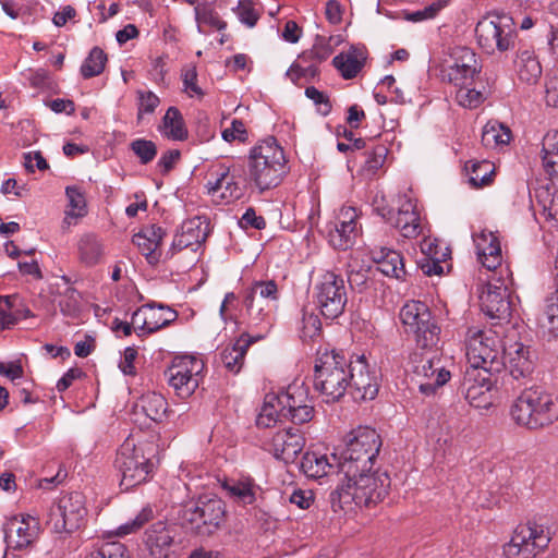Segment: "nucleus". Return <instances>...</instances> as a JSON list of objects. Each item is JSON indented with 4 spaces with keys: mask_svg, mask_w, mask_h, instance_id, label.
Masks as SVG:
<instances>
[{
    "mask_svg": "<svg viewBox=\"0 0 558 558\" xmlns=\"http://www.w3.org/2000/svg\"><path fill=\"white\" fill-rule=\"evenodd\" d=\"M17 301L16 295H0V329L8 328L16 322L14 307Z\"/></svg>",
    "mask_w": 558,
    "mask_h": 558,
    "instance_id": "6e6d98bb",
    "label": "nucleus"
},
{
    "mask_svg": "<svg viewBox=\"0 0 558 558\" xmlns=\"http://www.w3.org/2000/svg\"><path fill=\"white\" fill-rule=\"evenodd\" d=\"M486 371L466 369L464 375V390L468 402L481 410L489 409L495 401V380Z\"/></svg>",
    "mask_w": 558,
    "mask_h": 558,
    "instance_id": "6ab92c4d",
    "label": "nucleus"
},
{
    "mask_svg": "<svg viewBox=\"0 0 558 558\" xmlns=\"http://www.w3.org/2000/svg\"><path fill=\"white\" fill-rule=\"evenodd\" d=\"M146 546L155 558H166L173 543V531L163 522L154 523L146 531Z\"/></svg>",
    "mask_w": 558,
    "mask_h": 558,
    "instance_id": "2f4dec72",
    "label": "nucleus"
},
{
    "mask_svg": "<svg viewBox=\"0 0 558 558\" xmlns=\"http://www.w3.org/2000/svg\"><path fill=\"white\" fill-rule=\"evenodd\" d=\"M322 323L319 317L314 313H303L300 337L303 340H313L320 335Z\"/></svg>",
    "mask_w": 558,
    "mask_h": 558,
    "instance_id": "bf43d9fd",
    "label": "nucleus"
},
{
    "mask_svg": "<svg viewBox=\"0 0 558 558\" xmlns=\"http://www.w3.org/2000/svg\"><path fill=\"white\" fill-rule=\"evenodd\" d=\"M137 407L151 421L161 422L166 417L168 403L162 395L149 391L140 398Z\"/></svg>",
    "mask_w": 558,
    "mask_h": 558,
    "instance_id": "a19ab883",
    "label": "nucleus"
},
{
    "mask_svg": "<svg viewBox=\"0 0 558 558\" xmlns=\"http://www.w3.org/2000/svg\"><path fill=\"white\" fill-rule=\"evenodd\" d=\"M388 149L383 144H377L371 149H367L365 155L366 159L363 166V172L372 177L374 175L385 163Z\"/></svg>",
    "mask_w": 558,
    "mask_h": 558,
    "instance_id": "09e8293b",
    "label": "nucleus"
},
{
    "mask_svg": "<svg viewBox=\"0 0 558 558\" xmlns=\"http://www.w3.org/2000/svg\"><path fill=\"white\" fill-rule=\"evenodd\" d=\"M236 15L239 20L248 27L255 26L259 19V12L253 0H240L236 8Z\"/></svg>",
    "mask_w": 558,
    "mask_h": 558,
    "instance_id": "e2e57ef3",
    "label": "nucleus"
},
{
    "mask_svg": "<svg viewBox=\"0 0 558 558\" xmlns=\"http://www.w3.org/2000/svg\"><path fill=\"white\" fill-rule=\"evenodd\" d=\"M549 542V531L544 525L535 522L520 524L510 541L504 545L502 554L506 558H534Z\"/></svg>",
    "mask_w": 558,
    "mask_h": 558,
    "instance_id": "ddd939ff",
    "label": "nucleus"
},
{
    "mask_svg": "<svg viewBox=\"0 0 558 558\" xmlns=\"http://www.w3.org/2000/svg\"><path fill=\"white\" fill-rule=\"evenodd\" d=\"M350 364L351 360L336 351H326L316 360L314 387L325 402L339 401L349 390Z\"/></svg>",
    "mask_w": 558,
    "mask_h": 558,
    "instance_id": "423d86ee",
    "label": "nucleus"
},
{
    "mask_svg": "<svg viewBox=\"0 0 558 558\" xmlns=\"http://www.w3.org/2000/svg\"><path fill=\"white\" fill-rule=\"evenodd\" d=\"M350 387L353 399L373 400L379 389V374L376 367H371L365 356H356L350 364Z\"/></svg>",
    "mask_w": 558,
    "mask_h": 558,
    "instance_id": "a211bd4d",
    "label": "nucleus"
},
{
    "mask_svg": "<svg viewBox=\"0 0 558 558\" xmlns=\"http://www.w3.org/2000/svg\"><path fill=\"white\" fill-rule=\"evenodd\" d=\"M390 487L386 472L366 471L343 474V478L330 494L333 511L345 513L356 509L371 508L384 500Z\"/></svg>",
    "mask_w": 558,
    "mask_h": 558,
    "instance_id": "f257e3e1",
    "label": "nucleus"
},
{
    "mask_svg": "<svg viewBox=\"0 0 558 558\" xmlns=\"http://www.w3.org/2000/svg\"><path fill=\"white\" fill-rule=\"evenodd\" d=\"M399 316L405 331L414 335L420 347L433 348L438 343L440 328L425 303L409 301L401 307Z\"/></svg>",
    "mask_w": 558,
    "mask_h": 558,
    "instance_id": "9b49d317",
    "label": "nucleus"
},
{
    "mask_svg": "<svg viewBox=\"0 0 558 558\" xmlns=\"http://www.w3.org/2000/svg\"><path fill=\"white\" fill-rule=\"evenodd\" d=\"M40 532L39 519L31 514L13 517L4 530L7 543L15 549L32 546L38 539Z\"/></svg>",
    "mask_w": 558,
    "mask_h": 558,
    "instance_id": "412c9836",
    "label": "nucleus"
},
{
    "mask_svg": "<svg viewBox=\"0 0 558 558\" xmlns=\"http://www.w3.org/2000/svg\"><path fill=\"white\" fill-rule=\"evenodd\" d=\"M478 45L487 52H504L512 49L515 41L513 19L508 14L483 17L475 28Z\"/></svg>",
    "mask_w": 558,
    "mask_h": 558,
    "instance_id": "9d476101",
    "label": "nucleus"
},
{
    "mask_svg": "<svg viewBox=\"0 0 558 558\" xmlns=\"http://www.w3.org/2000/svg\"><path fill=\"white\" fill-rule=\"evenodd\" d=\"M414 373L418 390L425 396L435 393L450 379V372L441 365L440 359L435 357L423 359Z\"/></svg>",
    "mask_w": 558,
    "mask_h": 558,
    "instance_id": "5701e85b",
    "label": "nucleus"
},
{
    "mask_svg": "<svg viewBox=\"0 0 558 558\" xmlns=\"http://www.w3.org/2000/svg\"><path fill=\"white\" fill-rule=\"evenodd\" d=\"M359 215L354 207H342L329 230V242L337 250H348L359 234Z\"/></svg>",
    "mask_w": 558,
    "mask_h": 558,
    "instance_id": "4be33fe9",
    "label": "nucleus"
},
{
    "mask_svg": "<svg viewBox=\"0 0 558 558\" xmlns=\"http://www.w3.org/2000/svg\"><path fill=\"white\" fill-rule=\"evenodd\" d=\"M541 325L553 336L558 335V289L556 288L547 299L544 314L541 318Z\"/></svg>",
    "mask_w": 558,
    "mask_h": 558,
    "instance_id": "de8ad7c7",
    "label": "nucleus"
},
{
    "mask_svg": "<svg viewBox=\"0 0 558 558\" xmlns=\"http://www.w3.org/2000/svg\"><path fill=\"white\" fill-rule=\"evenodd\" d=\"M510 416L530 430L547 428L558 421V398L543 385L524 387L510 407Z\"/></svg>",
    "mask_w": 558,
    "mask_h": 558,
    "instance_id": "f03ea898",
    "label": "nucleus"
},
{
    "mask_svg": "<svg viewBox=\"0 0 558 558\" xmlns=\"http://www.w3.org/2000/svg\"><path fill=\"white\" fill-rule=\"evenodd\" d=\"M472 85L473 84H464L457 87L456 100L463 108L473 109L484 101L483 93L472 87Z\"/></svg>",
    "mask_w": 558,
    "mask_h": 558,
    "instance_id": "3c124183",
    "label": "nucleus"
},
{
    "mask_svg": "<svg viewBox=\"0 0 558 558\" xmlns=\"http://www.w3.org/2000/svg\"><path fill=\"white\" fill-rule=\"evenodd\" d=\"M159 130L169 140L184 141L187 138V130L182 114L175 107L168 108Z\"/></svg>",
    "mask_w": 558,
    "mask_h": 558,
    "instance_id": "58836bf2",
    "label": "nucleus"
},
{
    "mask_svg": "<svg viewBox=\"0 0 558 558\" xmlns=\"http://www.w3.org/2000/svg\"><path fill=\"white\" fill-rule=\"evenodd\" d=\"M481 305L490 318L507 319L511 315L509 289L502 283H488L481 296Z\"/></svg>",
    "mask_w": 558,
    "mask_h": 558,
    "instance_id": "a878e982",
    "label": "nucleus"
},
{
    "mask_svg": "<svg viewBox=\"0 0 558 558\" xmlns=\"http://www.w3.org/2000/svg\"><path fill=\"white\" fill-rule=\"evenodd\" d=\"M535 353L522 343H514L504 349L502 367L518 388H524L532 381L535 373Z\"/></svg>",
    "mask_w": 558,
    "mask_h": 558,
    "instance_id": "dca6fc26",
    "label": "nucleus"
},
{
    "mask_svg": "<svg viewBox=\"0 0 558 558\" xmlns=\"http://www.w3.org/2000/svg\"><path fill=\"white\" fill-rule=\"evenodd\" d=\"M81 293L68 288L60 298L59 306L61 312L68 316H75L81 310Z\"/></svg>",
    "mask_w": 558,
    "mask_h": 558,
    "instance_id": "13d9d810",
    "label": "nucleus"
},
{
    "mask_svg": "<svg viewBox=\"0 0 558 558\" xmlns=\"http://www.w3.org/2000/svg\"><path fill=\"white\" fill-rule=\"evenodd\" d=\"M86 558H130L126 547L120 542L104 543L98 549L89 553Z\"/></svg>",
    "mask_w": 558,
    "mask_h": 558,
    "instance_id": "5fc2aeb1",
    "label": "nucleus"
},
{
    "mask_svg": "<svg viewBox=\"0 0 558 558\" xmlns=\"http://www.w3.org/2000/svg\"><path fill=\"white\" fill-rule=\"evenodd\" d=\"M283 148L276 138L267 137L250 149L247 181L260 192L276 187L288 172Z\"/></svg>",
    "mask_w": 558,
    "mask_h": 558,
    "instance_id": "20e7f679",
    "label": "nucleus"
},
{
    "mask_svg": "<svg viewBox=\"0 0 558 558\" xmlns=\"http://www.w3.org/2000/svg\"><path fill=\"white\" fill-rule=\"evenodd\" d=\"M86 514L84 496L77 492L70 493L50 507L47 526L54 534L68 536L84 525Z\"/></svg>",
    "mask_w": 558,
    "mask_h": 558,
    "instance_id": "1a4fd4ad",
    "label": "nucleus"
},
{
    "mask_svg": "<svg viewBox=\"0 0 558 558\" xmlns=\"http://www.w3.org/2000/svg\"><path fill=\"white\" fill-rule=\"evenodd\" d=\"M542 161L545 171L551 177L558 174V130L546 133L542 143Z\"/></svg>",
    "mask_w": 558,
    "mask_h": 558,
    "instance_id": "37998d69",
    "label": "nucleus"
},
{
    "mask_svg": "<svg viewBox=\"0 0 558 558\" xmlns=\"http://www.w3.org/2000/svg\"><path fill=\"white\" fill-rule=\"evenodd\" d=\"M204 368L205 363L202 359L182 355L173 359L165 375L177 396L181 399H186L199 386Z\"/></svg>",
    "mask_w": 558,
    "mask_h": 558,
    "instance_id": "2eb2a0df",
    "label": "nucleus"
},
{
    "mask_svg": "<svg viewBox=\"0 0 558 558\" xmlns=\"http://www.w3.org/2000/svg\"><path fill=\"white\" fill-rule=\"evenodd\" d=\"M301 470L311 478H320L337 472V462L332 460V453L328 457L318 452H306L302 457Z\"/></svg>",
    "mask_w": 558,
    "mask_h": 558,
    "instance_id": "f704fd0d",
    "label": "nucleus"
},
{
    "mask_svg": "<svg viewBox=\"0 0 558 558\" xmlns=\"http://www.w3.org/2000/svg\"><path fill=\"white\" fill-rule=\"evenodd\" d=\"M77 258L84 267L99 265L106 255L104 241L95 233H84L76 243Z\"/></svg>",
    "mask_w": 558,
    "mask_h": 558,
    "instance_id": "c85d7f7f",
    "label": "nucleus"
},
{
    "mask_svg": "<svg viewBox=\"0 0 558 558\" xmlns=\"http://www.w3.org/2000/svg\"><path fill=\"white\" fill-rule=\"evenodd\" d=\"M371 256L380 272L386 276L402 279L405 275L401 254L388 247H374Z\"/></svg>",
    "mask_w": 558,
    "mask_h": 558,
    "instance_id": "7c9ffc66",
    "label": "nucleus"
},
{
    "mask_svg": "<svg viewBox=\"0 0 558 558\" xmlns=\"http://www.w3.org/2000/svg\"><path fill=\"white\" fill-rule=\"evenodd\" d=\"M504 349L499 337L492 330H475L466 340V369H481L495 374L502 368Z\"/></svg>",
    "mask_w": 558,
    "mask_h": 558,
    "instance_id": "0eeeda50",
    "label": "nucleus"
},
{
    "mask_svg": "<svg viewBox=\"0 0 558 558\" xmlns=\"http://www.w3.org/2000/svg\"><path fill=\"white\" fill-rule=\"evenodd\" d=\"M182 82L184 86V92L190 97H203L204 93L202 88L197 85V71L196 66L193 64L186 65L182 70Z\"/></svg>",
    "mask_w": 558,
    "mask_h": 558,
    "instance_id": "052dcab7",
    "label": "nucleus"
},
{
    "mask_svg": "<svg viewBox=\"0 0 558 558\" xmlns=\"http://www.w3.org/2000/svg\"><path fill=\"white\" fill-rule=\"evenodd\" d=\"M65 194L69 199V206L65 211L63 223L70 227L76 225L78 219L86 216L87 208L85 196L78 187L68 186L65 189Z\"/></svg>",
    "mask_w": 558,
    "mask_h": 558,
    "instance_id": "79ce46f5",
    "label": "nucleus"
},
{
    "mask_svg": "<svg viewBox=\"0 0 558 558\" xmlns=\"http://www.w3.org/2000/svg\"><path fill=\"white\" fill-rule=\"evenodd\" d=\"M449 64H459L460 68H466L469 71L481 70L475 52L468 47L454 48Z\"/></svg>",
    "mask_w": 558,
    "mask_h": 558,
    "instance_id": "864d4df0",
    "label": "nucleus"
},
{
    "mask_svg": "<svg viewBox=\"0 0 558 558\" xmlns=\"http://www.w3.org/2000/svg\"><path fill=\"white\" fill-rule=\"evenodd\" d=\"M223 488L239 504L251 505L255 501L256 486L250 478L227 482Z\"/></svg>",
    "mask_w": 558,
    "mask_h": 558,
    "instance_id": "a18cd8bd",
    "label": "nucleus"
},
{
    "mask_svg": "<svg viewBox=\"0 0 558 558\" xmlns=\"http://www.w3.org/2000/svg\"><path fill=\"white\" fill-rule=\"evenodd\" d=\"M366 51L363 46H352L348 52H342L332 59L333 66L345 80L355 77L364 66Z\"/></svg>",
    "mask_w": 558,
    "mask_h": 558,
    "instance_id": "72a5a7b5",
    "label": "nucleus"
},
{
    "mask_svg": "<svg viewBox=\"0 0 558 558\" xmlns=\"http://www.w3.org/2000/svg\"><path fill=\"white\" fill-rule=\"evenodd\" d=\"M535 198L539 216L550 226H558V189L541 185L535 191Z\"/></svg>",
    "mask_w": 558,
    "mask_h": 558,
    "instance_id": "c9c22d12",
    "label": "nucleus"
},
{
    "mask_svg": "<svg viewBox=\"0 0 558 558\" xmlns=\"http://www.w3.org/2000/svg\"><path fill=\"white\" fill-rule=\"evenodd\" d=\"M137 119L144 113H153L160 104L159 97L150 90H137Z\"/></svg>",
    "mask_w": 558,
    "mask_h": 558,
    "instance_id": "0e129e2a",
    "label": "nucleus"
},
{
    "mask_svg": "<svg viewBox=\"0 0 558 558\" xmlns=\"http://www.w3.org/2000/svg\"><path fill=\"white\" fill-rule=\"evenodd\" d=\"M480 71H469L466 68H460L459 64H448L442 70V78L458 87L464 84H473L474 77Z\"/></svg>",
    "mask_w": 558,
    "mask_h": 558,
    "instance_id": "8fccbe9b",
    "label": "nucleus"
},
{
    "mask_svg": "<svg viewBox=\"0 0 558 558\" xmlns=\"http://www.w3.org/2000/svg\"><path fill=\"white\" fill-rule=\"evenodd\" d=\"M243 303L246 310L248 328L252 331L254 329L257 330L256 333H252L254 339L262 340L266 338L274 324V311L277 307V303L258 298L255 293L246 292Z\"/></svg>",
    "mask_w": 558,
    "mask_h": 558,
    "instance_id": "aec40b11",
    "label": "nucleus"
},
{
    "mask_svg": "<svg viewBox=\"0 0 558 558\" xmlns=\"http://www.w3.org/2000/svg\"><path fill=\"white\" fill-rule=\"evenodd\" d=\"M225 505L219 498H199L183 506L182 524L199 536L214 534L223 522Z\"/></svg>",
    "mask_w": 558,
    "mask_h": 558,
    "instance_id": "6e6552de",
    "label": "nucleus"
},
{
    "mask_svg": "<svg viewBox=\"0 0 558 558\" xmlns=\"http://www.w3.org/2000/svg\"><path fill=\"white\" fill-rule=\"evenodd\" d=\"M380 447V436L374 428L360 426L352 430L347 436L344 448L332 453L338 473L352 474L371 471Z\"/></svg>",
    "mask_w": 558,
    "mask_h": 558,
    "instance_id": "39448f33",
    "label": "nucleus"
},
{
    "mask_svg": "<svg viewBox=\"0 0 558 558\" xmlns=\"http://www.w3.org/2000/svg\"><path fill=\"white\" fill-rule=\"evenodd\" d=\"M130 148L143 165L149 163L157 156V146L149 140L136 138L131 142Z\"/></svg>",
    "mask_w": 558,
    "mask_h": 558,
    "instance_id": "603ef678",
    "label": "nucleus"
},
{
    "mask_svg": "<svg viewBox=\"0 0 558 558\" xmlns=\"http://www.w3.org/2000/svg\"><path fill=\"white\" fill-rule=\"evenodd\" d=\"M153 515V511L150 508H144L142 511L135 517L134 520L122 524L117 530V535L125 536L141 529Z\"/></svg>",
    "mask_w": 558,
    "mask_h": 558,
    "instance_id": "338daca9",
    "label": "nucleus"
},
{
    "mask_svg": "<svg viewBox=\"0 0 558 558\" xmlns=\"http://www.w3.org/2000/svg\"><path fill=\"white\" fill-rule=\"evenodd\" d=\"M314 415V405L308 397V389L303 383L289 385L279 393L269 392L265 396L256 424L270 427L283 418L295 424L310 422Z\"/></svg>",
    "mask_w": 558,
    "mask_h": 558,
    "instance_id": "7ed1b4c3",
    "label": "nucleus"
},
{
    "mask_svg": "<svg viewBox=\"0 0 558 558\" xmlns=\"http://www.w3.org/2000/svg\"><path fill=\"white\" fill-rule=\"evenodd\" d=\"M469 182L473 187H483L493 182L495 165L489 160H469L464 167Z\"/></svg>",
    "mask_w": 558,
    "mask_h": 558,
    "instance_id": "ea45409f",
    "label": "nucleus"
},
{
    "mask_svg": "<svg viewBox=\"0 0 558 558\" xmlns=\"http://www.w3.org/2000/svg\"><path fill=\"white\" fill-rule=\"evenodd\" d=\"M520 81L535 84L542 75V66L533 51L522 50L514 62Z\"/></svg>",
    "mask_w": 558,
    "mask_h": 558,
    "instance_id": "e433bc0d",
    "label": "nucleus"
},
{
    "mask_svg": "<svg viewBox=\"0 0 558 558\" xmlns=\"http://www.w3.org/2000/svg\"><path fill=\"white\" fill-rule=\"evenodd\" d=\"M510 129L496 120L488 121L482 132V143L490 149H499L508 145L511 141Z\"/></svg>",
    "mask_w": 558,
    "mask_h": 558,
    "instance_id": "4c0bfd02",
    "label": "nucleus"
},
{
    "mask_svg": "<svg viewBox=\"0 0 558 558\" xmlns=\"http://www.w3.org/2000/svg\"><path fill=\"white\" fill-rule=\"evenodd\" d=\"M422 251L430 258L422 264V271L427 276L442 274V266L439 264L437 253L433 251V242L424 240L422 243Z\"/></svg>",
    "mask_w": 558,
    "mask_h": 558,
    "instance_id": "680f3d73",
    "label": "nucleus"
},
{
    "mask_svg": "<svg viewBox=\"0 0 558 558\" xmlns=\"http://www.w3.org/2000/svg\"><path fill=\"white\" fill-rule=\"evenodd\" d=\"M305 440L299 429L288 428L277 432L269 444L268 450L284 463L293 462L303 450Z\"/></svg>",
    "mask_w": 558,
    "mask_h": 558,
    "instance_id": "b1692460",
    "label": "nucleus"
},
{
    "mask_svg": "<svg viewBox=\"0 0 558 558\" xmlns=\"http://www.w3.org/2000/svg\"><path fill=\"white\" fill-rule=\"evenodd\" d=\"M256 341L253 335L243 333L235 342L226 345L220 353L223 366L229 372L238 374L244 364L248 347Z\"/></svg>",
    "mask_w": 558,
    "mask_h": 558,
    "instance_id": "c756f323",
    "label": "nucleus"
},
{
    "mask_svg": "<svg viewBox=\"0 0 558 558\" xmlns=\"http://www.w3.org/2000/svg\"><path fill=\"white\" fill-rule=\"evenodd\" d=\"M147 322H148V333L155 332L172 322L178 317L174 310L165 305L146 304Z\"/></svg>",
    "mask_w": 558,
    "mask_h": 558,
    "instance_id": "c03bdc74",
    "label": "nucleus"
},
{
    "mask_svg": "<svg viewBox=\"0 0 558 558\" xmlns=\"http://www.w3.org/2000/svg\"><path fill=\"white\" fill-rule=\"evenodd\" d=\"M379 214L404 238L414 239L423 232L422 217L416 201L409 194L399 197V207L396 214L385 209Z\"/></svg>",
    "mask_w": 558,
    "mask_h": 558,
    "instance_id": "f3484780",
    "label": "nucleus"
},
{
    "mask_svg": "<svg viewBox=\"0 0 558 558\" xmlns=\"http://www.w3.org/2000/svg\"><path fill=\"white\" fill-rule=\"evenodd\" d=\"M473 242L477 260L488 270H495L501 265L502 255L498 236L488 229L474 232Z\"/></svg>",
    "mask_w": 558,
    "mask_h": 558,
    "instance_id": "bb28decb",
    "label": "nucleus"
},
{
    "mask_svg": "<svg viewBox=\"0 0 558 558\" xmlns=\"http://www.w3.org/2000/svg\"><path fill=\"white\" fill-rule=\"evenodd\" d=\"M195 13V20L197 22L198 31H201L202 24H207L210 26H214L218 29H221L225 27V23H222L219 17L213 12V10L207 5H199L197 4L194 8Z\"/></svg>",
    "mask_w": 558,
    "mask_h": 558,
    "instance_id": "69168bd1",
    "label": "nucleus"
},
{
    "mask_svg": "<svg viewBox=\"0 0 558 558\" xmlns=\"http://www.w3.org/2000/svg\"><path fill=\"white\" fill-rule=\"evenodd\" d=\"M313 295L316 306L324 317L328 319L339 317L347 304L344 279L335 271H324L315 280Z\"/></svg>",
    "mask_w": 558,
    "mask_h": 558,
    "instance_id": "f8f14e48",
    "label": "nucleus"
},
{
    "mask_svg": "<svg viewBox=\"0 0 558 558\" xmlns=\"http://www.w3.org/2000/svg\"><path fill=\"white\" fill-rule=\"evenodd\" d=\"M545 92L546 104L558 108V68L548 76Z\"/></svg>",
    "mask_w": 558,
    "mask_h": 558,
    "instance_id": "774afa93",
    "label": "nucleus"
},
{
    "mask_svg": "<svg viewBox=\"0 0 558 558\" xmlns=\"http://www.w3.org/2000/svg\"><path fill=\"white\" fill-rule=\"evenodd\" d=\"M215 175V180L207 183L209 194L215 196L220 193L219 196L227 202L239 199L243 195V187L229 174V168L220 167Z\"/></svg>",
    "mask_w": 558,
    "mask_h": 558,
    "instance_id": "473e14b6",
    "label": "nucleus"
},
{
    "mask_svg": "<svg viewBox=\"0 0 558 558\" xmlns=\"http://www.w3.org/2000/svg\"><path fill=\"white\" fill-rule=\"evenodd\" d=\"M163 236V229L159 226L151 225L135 233L132 238V242L138 247L142 254L145 255L147 262L150 265H155L159 262L160 253L158 248Z\"/></svg>",
    "mask_w": 558,
    "mask_h": 558,
    "instance_id": "cd10ccee",
    "label": "nucleus"
},
{
    "mask_svg": "<svg viewBox=\"0 0 558 558\" xmlns=\"http://www.w3.org/2000/svg\"><path fill=\"white\" fill-rule=\"evenodd\" d=\"M209 233V223L206 219L194 217L184 221L172 242L173 251L190 248L196 252L206 241Z\"/></svg>",
    "mask_w": 558,
    "mask_h": 558,
    "instance_id": "393cba45",
    "label": "nucleus"
},
{
    "mask_svg": "<svg viewBox=\"0 0 558 558\" xmlns=\"http://www.w3.org/2000/svg\"><path fill=\"white\" fill-rule=\"evenodd\" d=\"M245 292L255 293L258 298L266 299L274 303H277L279 300V289L274 280L255 281Z\"/></svg>",
    "mask_w": 558,
    "mask_h": 558,
    "instance_id": "4d7b16f0",
    "label": "nucleus"
},
{
    "mask_svg": "<svg viewBox=\"0 0 558 558\" xmlns=\"http://www.w3.org/2000/svg\"><path fill=\"white\" fill-rule=\"evenodd\" d=\"M116 466L121 474L120 485L123 489H130L148 478L153 464L142 447L126 439L118 451Z\"/></svg>",
    "mask_w": 558,
    "mask_h": 558,
    "instance_id": "4468645a",
    "label": "nucleus"
},
{
    "mask_svg": "<svg viewBox=\"0 0 558 558\" xmlns=\"http://www.w3.org/2000/svg\"><path fill=\"white\" fill-rule=\"evenodd\" d=\"M107 62V56L99 47H94L83 64L81 65V74L84 78H90L102 73Z\"/></svg>",
    "mask_w": 558,
    "mask_h": 558,
    "instance_id": "49530a36",
    "label": "nucleus"
}]
</instances>
